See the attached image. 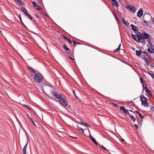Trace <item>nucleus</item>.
Masks as SVG:
<instances>
[{"label": "nucleus", "mask_w": 154, "mask_h": 154, "mask_svg": "<svg viewBox=\"0 0 154 154\" xmlns=\"http://www.w3.org/2000/svg\"><path fill=\"white\" fill-rule=\"evenodd\" d=\"M136 35L137 38H138L139 42L140 41L141 43L144 42L145 39H147L149 37V35L145 32H143L141 33L140 32H138L136 34Z\"/></svg>", "instance_id": "1"}, {"label": "nucleus", "mask_w": 154, "mask_h": 154, "mask_svg": "<svg viewBox=\"0 0 154 154\" xmlns=\"http://www.w3.org/2000/svg\"><path fill=\"white\" fill-rule=\"evenodd\" d=\"M59 100L60 103L64 106H66L67 105V103L66 99L65 96L63 94H60L57 98Z\"/></svg>", "instance_id": "2"}, {"label": "nucleus", "mask_w": 154, "mask_h": 154, "mask_svg": "<svg viewBox=\"0 0 154 154\" xmlns=\"http://www.w3.org/2000/svg\"><path fill=\"white\" fill-rule=\"evenodd\" d=\"M34 77L33 79L34 81L37 83L41 82L42 80L43 76L39 73H35Z\"/></svg>", "instance_id": "3"}, {"label": "nucleus", "mask_w": 154, "mask_h": 154, "mask_svg": "<svg viewBox=\"0 0 154 154\" xmlns=\"http://www.w3.org/2000/svg\"><path fill=\"white\" fill-rule=\"evenodd\" d=\"M140 100L142 104H143L144 106H149V104L147 103V98L145 97L143 95L140 96Z\"/></svg>", "instance_id": "4"}, {"label": "nucleus", "mask_w": 154, "mask_h": 154, "mask_svg": "<svg viewBox=\"0 0 154 154\" xmlns=\"http://www.w3.org/2000/svg\"><path fill=\"white\" fill-rule=\"evenodd\" d=\"M27 69L29 70V72L31 75H33L36 73L35 70L30 66H28Z\"/></svg>", "instance_id": "5"}, {"label": "nucleus", "mask_w": 154, "mask_h": 154, "mask_svg": "<svg viewBox=\"0 0 154 154\" xmlns=\"http://www.w3.org/2000/svg\"><path fill=\"white\" fill-rule=\"evenodd\" d=\"M50 93L52 96L56 98H57L59 96V94H58L56 92L53 91H50Z\"/></svg>", "instance_id": "6"}, {"label": "nucleus", "mask_w": 154, "mask_h": 154, "mask_svg": "<svg viewBox=\"0 0 154 154\" xmlns=\"http://www.w3.org/2000/svg\"><path fill=\"white\" fill-rule=\"evenodd\" d=\"M130 26L131 28L133 30L134 32H137L138 31V28L137 26H134L133 24H131Z\"/></svg>", "instance_id": "7"}, {"label": "nucleus", "mask_w": 154, "mask_h": 154, "mask_svg": "<svg viewBox=\"0 0 154 154\" xmlns=\"http://www.w3.org/2000/svg\"><path fill=\"white\" fill-rule=\"evenodd\" d=\"M80 122H81L80 123L81 124L85 125L86 127L88 128L91 127V126L88 123L82 121V120H80Z\"/></svg>", "instance_id": "8"}, {"label": "nucleus", "mask_w": 154, "mask_h": 154, "mask_svg": "<svg viewBox=\"0 0 154 154\" xmlns=\"http://www.w3.org/2000/svg\"><path fill=\"white\" fill-rule=\"evenodd\" d=\"M148 51L151 53H154V49L152 48V46H149L147 49Z\"/></svg>", "instance_id": "9"}, {"label": "nucleus", "mask_w": 154, "mask_h": 154, "mask_svg": "<svg viewBox=\"0 0 154 154\" xmlns=\"http://www.w3.org/2000/svg\"><path fill=\"white\" fill-rule=\"evenodd\" d=\"M143 12L142 10L140 9L137 12V16L140 17L143 15Z\"/></svg>", "instance_id": "10"}, {"label": "nucleus", "mask_w": 154, "mask_h": 154, "mask_svg": "<svg viewBox=\"0 0 154 154\" xmlns=\"http://www.w3.org/2000/svg\"><path fill=\"white\" fill-rule=\"evenodd\" d=\"M111 1L113 2L112 3L113 5H115L116 7H118V2L116 0H112Z\"/></svg>", "instance_id": "11"}, {"label": "nucleus", "mask_w": 154, "mask_h": 154, "mask_svg": "<svg viewBox=\"0 0 154 154\" xmlns=\"http://www.w3.org/2000/svg\"><path fill=\"white\" fill-rule=\"evenodd\" d=\"M131 36L132 38L137 42H139V41L138 40V38H137V35H136L133 34H131Z\"/></svg>", "instance_id": "12"}, {"label": "nucleus", "mask_w": 154, "mask_h": 154, "mask_svg": "<svg viewBox=\"0 0 154 154\" xmlns=\"http://www.w3.org/2000/svg\"><path fill=\"white\" fill-rule=\"evenodd\" d=\"M145 91H146V93L148 95H150L151 96H152L151 91L147 88L146 86V87H145Z\"/></svg>", "instance_id": "13"}, {"label": "nucleus", "mask_w": 154, "mask_h": 154, "mask_svg": "<svg viewBox=\"0 0 154 154\" xmlns=\"http://www.w3.org/2000/svg\"><path fill=\"white\" fill-rule=\"evenodd\" d=\"M28 143V142H27V143L26 144V145L23 149V154H26V150Z\"/></svg>", "instance_id": "14"}, {"label": "nucleus", "mask_w": 154, "mask_h": 154, "mask_svg": "<svg viewBox=\"0 0 154 154\" xmlns=\"http://www.w3.org/2000/svg\"><path fill=\"white\" fill-rule=\"evenodd\" d=\"M90 139L92 140V141L97 146L98 145L97 143L96 140L91 135L90 136Z\"/></svg>", "instance_id": "15"}, {"label": "nucleus", "mask_w": 154, "mask_h": 154, "mask_svg": "<svg viewBox=\"0 0 154 154\" xmlns=\"http://www.w3.org/2000/svg\"><path fill=\"white\" fill-rule=\"evenodd\" d=\"M16 3L18 4H19L20 5H22L23 4V3L22 2L21 0H14Z\"/></svg>", "instance_id": "16"}, {"label": "nucleus", "mask_w": 154, "mask_h": 154, "mask_svg": "<svg viewBox=\"0 0 154 154\" xmlns=\"http://www.w3.org/2000/svg\"><path fill=\"white\" fill-rule=\"evenodd\" d=\"M142 53V50L141 49H140L139 51H136V54L137 56H139L140 55V54Z\"/></svg>", "instance_id": "17"}, {"label": "nucleus", "mask_w": 154, "mask_h": 154, "mask_svg": "<svg viewBox=\"0 0 154 154\" xmlns=\"http://www.w3.org/2000/svg\"><path fill=\"white\" fill-rule=\"evenodd\" d=\"M21 10L22 11L25 13V14H26V13H27V10L24 7H21Z\"/></svg>", "instance_id": "18"}, {"label": "nucleus", "mask_w": 154, "mask_h": 154, "mask_svg": "<svg viewBox=\"0 0 154 154\" xmlns=\"http://www.w3.org/2000/svg\"><path fill=\"white\" fill-rule=\"evenodd\" d=\"M63 48L64 50L66 51H68L69 50V48L67 47L66 45L65 44L63 45Z\"/></svg>", "instance_id": "19"}, {"label": "nucleus", "mask_w": 154, "mask_h": 154, "mask_svg": "<svg viewBox=\"0 0 154 154\" xmlns=\"http://www.w3.org/2000/svg\"><path fill=\"white\" fill-rule=\"evenodd\" d=\"M78 128L79 131H80L82 133H84V131L83 128L80 127H79L78 126Z\"/></svg>", "instance_id": "20"}, {"label": "nucleus", "mask_w": 154, "mask_h": 154, "mask_svg": "<svg viewBox=\"0 0 154 154\" xmlns=\"http://www.w3.org/2000/svg\"><path fill=\"white\" fill-rule=\"evenodd\" d=\"M129 116V117L131 118V119H132V120L134 122L135 121V118L133 116H132L131 115H130Z\"/></svg>", "instance_id": "21"}, {"label": "nucleus", "mask_w": 154, "mask_h": 154, "mask_svg": "<svg viewBox=\"0 0 154 154\" xmlns=\"http://www.w3.org/2000/svg\"><path fill=\"white\" fill-rule=\"evenodd\" d=\"M32 3L33 4V6L34 7H38V5H37V3L35 1L32 2Z\"/></svg>", "instance_id": "22"}, {"label": "nucleus", "mask_w": 154, "mask_h": 154, "mask_svg": "<svg viewBox=\"0 0 154 154\" xmlns=\"http://www.w3.org/2000/svg\"><path fill=\"white\" fill-rule=\"evenodd\" d=\"M142 53L144 54H145V55L147 57H149L150 55L147 52H146L145 51H143L142 52Z\"/></svg>", "instance_id": "23"}, {"label": "nucleus", "mask_w": 154, "mask_h": 154, "mask_svg": "<svg viewBox=\"0 0 154 154\" xmlns=\"http://www.w3.org/2000/svg\"><path fill=\"white\" fill-rule=\"evenodd\" d=\"M142 23L144 26L148 25L147 21H146L145 20H144L143 21Z\"/></svg>", "instance_id": "24"}, {"label": "nucleus", "mask_w": 154, "mask_h": 154, "mask_svg": "<svg viewBox=\"0 0 154 154\" xmlns=\"http://www.w3.org/2000/svg\"><path fill=\"white\" fill-rule=\"evenodd\" d=\"M73 43H74V45L75 46H76V45H75V44H78V45H81V44L80 43L76 42H75V41H73Z\"/></svg>", "instance_id": "25"}, {"label": "nucleus", "mask_w": 154, "mask_h": 154, "mask_svg": "<svg viewBox=\"0 0 154 154\" xmlns=\"http://www.w3.org/2000/svg\"><path fill=\"white\" fill-rule=\"evenodd\" d=\"M25 15L27 16L30 20H32V16L29 14L28 13H26V14Z\"/></svg>", "instance_id": "26"}, {"label": "nucleus", "mask_w": 154, "mask_h": 154, "mask_svg": "<svg viewBox=\"0 0 154 154\" xmlns=\"http://www.w3.org/2000/svg\"><path fill=\"white\" fill-rule=\"evenodd\" d=\"M120 109L121 110H122V111L124 112V111L126 109H125V107L124 106H120Z\"/></svg>", "instance_id": "27"}, {"label": "nucleus", "mask_w": 154, "mask_h": 154, "mask_svg": "<svg viewBox=\"0 0 154 154\" xmlns=\"http://www.w3.org/2000/svg\"><path fill=\"white\" fill-rule=\"evenodd\" d=\"M112 106L115 107H118V108H119V106H118L115 103H112Z\"/></svg>", "instance_id": "28"}, {"label": "nucleus", "mask_w": 154, "mask_h": 154, "mask_svg": "<svg viewBox=\"0 0 154 154\" xmlns=\"http://www.w3.org/2000/svg\"><path fill=\"white\" fill-rule=\"evenodd\" d=\"M148 106H149L150 107V109L149 111H152V110L153 109V110H154V107L153 106V107H152L151 106L149 105Z\"/></svg>", "instance_id": "29"}, {"label": "nucleus", "mask_w": 154, "mask_h": 154, "mask_svg": "<svg viewBox=\"0 0 154 154\" xmlns=\"http://www.w3.org/2000/svg\"><path fill=\"white\" fill-rule=\"evenodd\" d=\"M123 112L125 114H127V115H128L129 116H130V114H129V112L126 109H125Z\"/></svg>", "instance_id": "30"}, {"label": "nucleus", "mask_w": 154, "mask_h": 154, "mask_svg": "<svg viewBox=\"0 0 154 154\" xmlns=\"http://www.w3.org/2000/svg\"><path fill=\"white\" fill-rule=\"evenodd\" d=\"M124 24H125L126 26H128L129 25V23L128 22V21H125L124 22Z\"/></svg>", "instance_id": "31"}, {"label": "nucleus", "mask_w": 154, "mask_h": 154, "mask_svg": "<svg viewBox=\"0 0 154 154\" xmlns=\"http://www.w3.org/2000/svg\"><path fill=\"white\" fill-rule=\"evenodd\" d=\"M131 10V11H134L135 10V8H134V7H130L129 8Z\"/></svg>", "instance_id": "32"}, {"label": "nucleus", "mask_w": 154, "mask_h": 154, "mask_svg": "<svg viewBox=\"0 0 154 154\" xmlns=\"http://www.w3.org/2000/svg\"><path fill=\"white\" fill-rule=\"evenodd\" d=\"M36 9L38 10H40L41 9V8L40 7L39 5H38V7H35Z\"/></svg>", "instance_id": "33"}, {"label": "nucleus", "mask_w": 154, "mask_h": 154, "mask_svg": "<svg viewBox=\"0 0 154 154\" xmlns=\"http://www.w3.org/2000/svg\"><path fill=\"white\" fill-rule=\"evenodd\" d=\"M23 106H24L25 107H26V108H27L29 110H30V108L27 105H23Z\"/></svg>", "instance_id": "34"}, {"label": "nucleus", "mask_w": 154, "mask_h": 154, "mask_svg": "<svg viewBox=\"0 0 154 154\" xmlns=\"http://www.w3.org/2000/svg\"><path fill=\"white\" fill-rule=\"evenodd\" d=\"M142 84L143 89H145V87L146 86V83L144 82Z\"/></svg>", "instance_id": "35"}, {"label": "nucleus", "mask_w": 154, "mask_h": 154, "mask_svg": "<svg viewBox=\"0 0 154 154\" xmlns=\"http://www.w3.org/2000/svg\"><path fill=\"white\" fill-rule=\"evenodd\" d=\"M67 41L68 42L69 44H71L72 43V41L70 39L68 38Z\"/></svg>", "instance_id": "36"}, {"label": "nucleus", "mask_w": 154, "mask_h": 154, "mask_svg": "<svg viewBox=\"0 0 154 154\" xmlns=\"http://www.w3.org/2000/svg\"><path fill=\"white\" fill-rule=\"evenodd\" d=\"M99 146H100L103 149H104V150H105L106 151H107V149H106L105 147L103 146H101L100 145H99Z\"/></svg>", "instance_id": "37"}, {"label": "nucleus", "mask_w": 154, "mask_h": 154, "mask_svg": "<svg viewBox=\"0 0 154 154\" xmlns=\"http://www.w3.org/2000/svg\"><path fill=\"white\" fill-rule=\"evenodd\" d=\"M140 82L142 84L144 82L143 79H142V78L141 77H140Z\"/></svg>", "instance_id": "38"}, {"label": "nucleus", "mask_w": 154, "mask_h": 154, "mask_svg": "<svg viewBox=\"0 0 154 154\" xmlns=\"http://www.w3.org/2000/svg\"><path fill=\"white\" fill-rule=\"evenodd\" d=\"M120 49L119 48H118L116 49H115V50L114 51V52H116L117 51H118L119 50H120Z\"/></svg>", "instance_id": "39"}, {"label": "nucleus", "mask_w": 154, "mask_h": 154, "mask_svg": "<svg viewBox=\"0 0 154 154\" xmlns=\"http://www.w3.org/2000/svg\"><path fill=\"white\" fill-rule=\"evenodd\" d=\"M150 66L152 67H154V63H151L150 64Z\"/></svg>", "instance_id": "40"}, {"label": "nucleus", "mask_w": 154, "mask_h": 154, "mask_svg": "<svg viewBox=\"0 0 154 154\" xmlns=\"http://www.w3.org/2000/svg\"><path fill=\"white\" fill-rule=\"evenodd\" d=\"M30 119L31 120V121L32 122V123L33 124V125H35V126H36V125H35V122H34V121H33V120H32L31 119V118H30Z\"/></svg>", "instance_id": "41"}, {"label": "nucleus", "mask_w": 154, "mask_h": 154, "mask_svg": "<svg viewBox=\"0 0 154 154\" xmlns=\"http://www.w3.org/2000/svg\"><path fill=\"white\" fill-rule=\"evenodd\" d=\"M140 117V119H143V118H144V117L143 116H142L141 115H140V116H139Z\"/></svg>", "instance_id": "42"}, {"label": "nucleus", "mask_w": 154, "mask_h": 154, "mask_svg": "<svg viewBox=\"0 0 154 154\" xmlns=\"http://www.w3.org/2000/svg\"><path fill=\"white\" fill-rule=\"evenodd\" d=\"M146 64H147V65H150V63L148 61H148H146Z\"/></svg>", "instance_id": "43"}, {"label": "nucleus", "mask_w": 154, "mask_h": 154, "mask_svg": "<svg viewBox=\"0 0 154 154\" xmlns=\"http://www.w3.org/2000/svg\"><path fill=\"white\" fill-rule=\"evenodd\" d=\"M63 38L64 39H66V40L68 39L64 35H63Z\"/></svg>", "instance_id": "44"}, {"label": "nucleus", "mask_w": 154, "mask_h": 154, "mask_svg": "<svg viewBox=\"0 0 154 154\" xmlns=\"http://www.w3.org/2000/svg\"><path fill=\"white\" fill-rule=\"evenodd\" d=\"M148 74H149V75L151 76L152 78H153V79H154V77H153V76L152 75H151L149 72H148Z\"/></svg>", "instance_id": "45"}, {"label": "nucleus", "mask_w": 154, "mask_h": 154, "mask_svg": "<svg viewBox=\"0 0 154 154\" xmlns=\"http://www.w3.org/2000/svg\"><path fill=\"white\" fill-rule=\"evenodd\" d=\"M69 59L70 60H74V58H72V57H69Z\"/></svg>", "instance_id": "46"}, {"label": "nucleus", "mask_w": 154, "mask_h": 154, "mask_svg": "<svg viewBox=\"0 0 154 154\" xmlns=\"http://www.w3.org/2000/svg\"><path fill=\"white\" fill-rule=\"evenodd\" d=\"M142 122H143V120H141V121H140V122H139V124H140V125L141 126V125L142 124Z\"/></svg>", "instance_id": "47"}, {"label": "nucleus", "mask_w": 154, "mask_h": 154, "mask_svg": "<svg viewBox=\"0 0 154 154\" xmlns=\"http://www.w3.org/2000/svg\"><path fill=\"white\" fill-rule=\"evenodd\" d=\"M134 126L135 127L137 128H138V126L136 124H134Z\"/></svg>", "instance_id": "48"}, {"label": "nucleus", "mask_w": 154, "mask_h": 154, "mask_svg": "<svg viewBox=\"0 0 154 154\" xmlns=\"http://www.w3.org/2000/svg\"><path fill=\"white\" fill-rule=\"evenodd\" d=\"M73 93H74V94L75 95V97L77 98H78V97H77V96H76V94H75V92H74V91H73Z\"/></svg>", "instance_id": "49"}, {"label": "nucleus", "mask_w": 154, "mask_h": 154, "mask_svg": "<svg viewBox=\"0 0 154 154\" xmlns=\"http://www.w3.org/2000/svg\"><path fill=\"white\" fill-rule=\"evenodd\" d=\"M69 136L71 137L72 138L77 139V138L76 137H73V136H71L70 135H69Z\"/></svg>", "instance_id": "50"}, {"label": "nucleus", "mask_w": 154, "mask_h": 154, "mask_svg": "<svg viewBox=\"0 0 154 154\" xmlns=\"http://www.w3.org/2000/svg\"><path fill=\"white\" fill-rule=\"evenodd\" d=\"M143 60H145V62H146V61L148 60L146 58H145V59Z\"/></svg>", "instance_id": "51"}, {"label": "nucleus", "mask_w": 154, "mask_h": 154, "mask_svg": "<svg viewBox=\"0 0 154 154\" xmlns=\"http://www.w3.org/2000/svg\"><path fill=\"white\" fill-rule=\"evenodd\" d=\"M145 58H146L145 55H143L142 56V59L143 60H144L145 59Z\"/></svg>", "instance_id": "52"}, {"label": "nucleus", "mask_w": 154, "mask_h": 154, "mask_svg": "<svg viewBox=\"0 0 154 154\" xmlns=\"http://www.w3.org/2000/svg\"><path fill=\"white\" fill-rule=\"evenodd\" d=\"M115 17H116V19H117V20H118V18L117 17V16L116 15V14H115Z\"/></svg>", "instance_id": "53"}, {"label": "nucleus", "mask_w": 154, "mask_h": 154, "mask_svg": "<svg viewBox=\"0 0 154 154\" xmlns=\"http://www.w3.org/2000/svg\"><path fill=\"white\" fill-rule=\"evenodd\" d=\"M34 15H35V17L37 18H38L39 17L37 15H36V14H34Z\"/></svg>", "instance_id": "54"}, {"label": "nucleus", "mask_w": 154, "mask_h": 154, "mask_svg": "<svg viewBox=\"0 0 154 154\" xmlns=\"http://www.w3.org/2000/svg\"><path fill=\"white\" fill-rule=\"evenodd\" d=\"M122 140V142H125V140H124L123 139H122V140Z\"/></svg>", "instance_id": "55"}, {"label": "nucleus", "mask_w": 154, "mask_h": 154, "mask_svg": "<svg viewBox=\"0 0 154 154\" xmlns=\"http://www.w3.org/2000/svg\"><path fill=\"white\" fill-rule=\"evenodd\" d=\"M122 22L124 23V21H125V20L124 19V18H122Z\"/></svg>", "instance_id": "56"}, {"label": "nucleus", "mask_w": 154, "mask_h": 154, "mask_svg": "<svg viewBox=\"0 0 154 154\" xmlns=\"http://www.w3.org/2000/svg\"><path fill=\"white\" fill-rule=\"evenodd\" d=\"M120 46H121V44H120L119 45V46H118V48H119V49H120Z\"/></svg>", "instance_id": "57"}, {"label": "nucleus", "mask_w": 154, "mask_h": 154, "mask_svg": "<svg viewBox=\"0 0 154 154\" xmlns=\"http://www.w3.org/2000/svg\"><path fill=\"white\" fill-rule=\"evenodd\" d=\"M20 20L22 21L20 15Z\"/></svg>", "instance_id": "58"}, {"label": "nucleus", "mask_w": 154, "mask_h": 154, "mask_svg": "<svg viewBox=\"0 0 154 154\" xmlns=\"http://www.w3.org/2000/svg\"><path fill=\"white\" fill-rule=\"evenodd\" d=\"M136 113H137V114H138V113H139V112L138 111H136Z\"/></svg>", "instance_id": "59"}, {"label": "nucleus", "mask_w": 154, "mask_h": 154, "mask_svg": "<svg viewBox=\"0 0 154 154\" xmlns=\"http://www.w3.org/2000/svg\"><path fill=\"white\" fill-rule=\"evenodd\" d=\"M152 23L154 26V20L153 21Z\"/></svg>", "instance_id": "60"}, {"label": "nucleus", "mask_w": 154, "mask_h": 154, "mask_svg": "<svg viewBox=\"0 0 154 154\" xmlns=\"http://www.w3.org/2000/svg\"><path fill=\"white\" fill-rule=\"evenodd\" d=\"M138 114L139 115V116H140L141 114L140 113H139Z\"/></svg>", "instance_id": "61"}, {"label": "nucleus", "mask_w": 154, "mask_h": 154, "mask_svg": "<svg viewBox=\"0 0 154 154\" xmlns=\"http://www.w3.org/2000/svg\"><path fill=\"white\" fill-rule=\"evenodd\" d=\"M138 114L139 115V116H140L141 114L140 113H139Z\"/></svg>", "instance_id": "62"}, {"label": "nucleus", "mask_w": 154, "mask_h": 154, "mask_svg": "<svg viewBox=\"0 0 154 154\" xmlns=\"http://www.w3.org/2000/svg\"><path fill=\"white\" fill-rule=\"evenodd\" d=\"M129 111L132 112V111L131 110H129Z\"/></svg>", "instance_id": "63"}, {"label": "nucleus", "mask_w": 154, "mask_h": 154, "mask_svg": "<svg viewBox=\"0 0 154 154\" xmlns=\"http://www.w3.org/2000/svg\"><path fill=\"white\" fill-rule=\"evenodd\" d=\"M0 33H2V31H0Z\"/></svg>", "instance_id": "64"}]
</instances>
